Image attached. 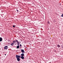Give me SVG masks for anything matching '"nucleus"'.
Segmentation results:
<instances>
[{"label":"nucleus","mask_w":63,"mask_h":63,"mask_svg":"<svg viewBox=\"0 0 63 63\" xmlns=\"http://www.w3.org/2000/svg\"><path fill=\"white\" fill-rule=\"evenodd\" d=\"M2 40V39L0 37V42Z\"/></svg>","instance_id":"7"},{"label":"nucleus","mask_w":63,"mask_h":63,"mask_svg":"<svg viewBox=\"0 0 63 63\" xmlns=\"http://www.w3.org/2000/svg\"><path fill=\"white\" fill-rule=\"evenodd\" d=\"M16 40V42H18V40Z\"/></svg>","instance_id":"13"},{"label":"nucleus","mask_w":63,"mask_h":63,"mask_svg":"<svg viewBox=\"0 0 63 63\" xmlns=\"http://www.w3.org/2000/svg\"><path fill=\"white\" fill-rule=\"evenodd\" d=\"M21 58L22 59H24V57L23 56H21Z\"/></svg>","instance_id":"5"},{"label":"nucleus","mask_w":63,"mask_h":63,"mask_svg":"<svg viewBox=\"0 0 63 63\" xmlns=\"http://www.w3.org/2000/svg\"><path fill=\"white\" fill-rule=\"evenodd\" d=\"M62 17H63V14H62V15L61 16Z\"/></svg>","instance_id":"17"},{"label":"nucleus","mask_w":63,"mask_h":63,"mask_svg":"<svg viewBox=\"0 0 63 63\" xmlns=\"http://www.w3.org/2000/svg\"><path fill=\"white\" fill-rule=\"evenodd\" d=\"M20 56L17 55H16V58H20Z\"/></svg>","instance_id":"1"},{"label":"nucleus","mask_w":63,"mask_h":63,"mask_svg":"<svg viewBox=\"0 0 63 63\" xmlns=\"http://www.w3.org/2000/svg\"><path fill=\"white\" fill-rule=\"evenodd\" d=\"M47 23H48V24H49L50 23H49V21H48L47 22Z\"/></svg>","instance_id":"15"},{"label":"nucleus","mask_w":63,"mask_h":63,"mask_svg":"<svg viewBox=\"0 0 63 63\" xmlns=\"http://www.w3.org/2000/svg\"><path fill=\"white\" fill-rule=\"evenodd\" d=\"M5 55H6V54H5Z\"/></svg>","instance_id":"21"},{"label":"nucleus","mask_w":63,"mask_h":63,"mask_svg":"<svg viewBox=\"0 0 63 63\" xmlns=\"http://www.w3.org/2000/svg\"><path fill=\"white\" fill-rule=\"evenodd\" d=\"M62 47L63 48V45H62Z\"/></svg>","instance_id":"12"},{"label":"nucleus","mask_w":63,"mask_h":63,"mask_svg":"<svg viewBox=\"0 0 63 63\" xmlns=\"http://www.w3.org/2000/svg\"><path fill=\"white\" fill-rule=\"evenodd\" d=\"M17 61H19L20 60V59H19V58H17Z\"/></svg>","instance_id":"6"},{"label":"nucleus","mask_w":63,"mask_h":63,"mask_svg":"<svg viewBox=\"0 0 63 63\" xmlns=\"http://www.w3.org/2000/svg\"><path fill=\"white\" fill-rule=\"evenodd\" d=\"M8 47L7 46H5L4 47V49L7 50L8 49Z\"/></svg>","instance_id":"2"},{"label":"nucleus","mask_w":63,"mask_h":63,"mask_svg":"<svg viewBox=\"0 0 63 63\" xmlns=\"http://www.w3.org/2000/svg\"><path fill=\"white\" fill-rule=\"evenodd\" d=\"M19 46H18L16 47V48H17L18 49V48H19Z\"/></svg>","instance_id":"8"},{"label":"nucleus","mask_w":63,"mask_h":63,"mask_svg":"<svg viewBox=\"0 0 63 63\" xmlns=\"http://www.w3.org/2000/svg\"><path fill=\"white\" fill-rule=\"evenodd\" d=\"M13 27H14V28L15 27V26L14 25L13 26Z\"/></svg>","instance_id":"16"},{"label":"nucleus","mask_w":63,"mask_h":63,"mask_svg":"<svg viewBox=\"0 0 63 63\" xmlns=\"http://www.w3.org/2000/svg\"><path fill=\"white\" fill-rule=\"evenodd\" d=\"M15 41H13V42L14 43H15Z\"/></svg>","instance_id":"11"},{"label":"nucleus","mask_w":63,"mask_h":63,"mask_svg":"<svg viewBox=\"0 0 63 63\" xmlns=\"http://www.w3.org/2000/svg\"><path fill=\"white\" fill-rule=\"evenodd\" d=\"M21 46H22L20 44V46L21 47Z\"/></svg>","instance_id":"18"},{"label":"nucleus","mask_w":63,"mask_h":63,"mask_svg":"<svg viewBox=\"0 0 63 63\" xmlns=\"http://www.w3.org/2000/svg\"><path fill=\"white\" fill-rule=\"evenodd\" d=\"M14 43H12L11 44V46H13V45L14 44Z\"/></svg>","instance_id":"9"},{"label":"nucleus","mask_w":63,"mask_h":63,"mask_svg":"<svg viewBox=\"0 0 63 63\" xmlns=\"http://www.w3.org/2000/svg\"><path fill=\"white\" fill-rule=\"evenodd\" d=\"M21 50L22 52L23 53H25L23 49H21Z\"/></svg>","instance_id":"3"},{"label":"nucleus","mask_w":63,"mask_h":63,"mask_svg":"<svg viewBox=\"0 0 63 63\" xmlns=\"http://www.w3.org/2000/svg\"><path fill=\"white\" fill-rule=\"evenodd\" d=\"M57 46L58 47H60V46L59 45H57Z\"/></svg>","instance_id":"10"},{"label":"nucleus","mask_w":63,"mask_h":63,"mask_svg":"<svg viewBox=\"0 0 63 63\" xmlns=\"http://www.w3.org/2000/svg\"><path fill=\"white\" fill-rule=\"evenodd\" d=\"M23 53H22L21 54V56H24V55Z\"/></svg>","instance_id":"4"},{"label":"nucleus","mask_w":63,"mask_h":63,"mask_svg":"<svg viewBox=\"0 0 63 63\" xmlns=\"http://www.w3.org/2000/svg\"><path fill=\"white\" fill-rule=\"evenodd\" d=\"M17 43H19L18 41L17 42Z\"/></svg>","instance_id":"20"},{"label":"nucleus","mask_w":63,"mask_h":63,"mask_svg":"<svg viewBox=\"0 0 63 63\" xmlns=\"http://www.w3.org/2000/svg\"><path fill=\"white\" fill-rule=\"evenodd\" d=\"M17 44H18L17 45H19V43L18 42V43H17Z\"/></svg>","instance_id":"14"},{"label":"nucleus","mask_w":63,"mask_h":63,"mask_svg":"<svg viewBox=\"0 0 63 63\" xmlns=\"http://www.w3.org/2000/svg\"><path fill=\"white\" fill-rule=\"evenodd\" d=\"M17 12H18V11L17 10Z\"/></svg>","instance_id":"19"}]
</instances>
